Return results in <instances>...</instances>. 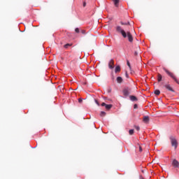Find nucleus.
I'll list each match as a JSON object with an SVG mask.
<instances>
[{
	"instance_id": "4be33fe9",
	"label": "nucleus",
	"mask_w": 179,
	"mask_h": 179,
	"mask_svg": "<svg viewBox=\"0 0 179 179\" xmlns=\"http://www.w3.org/2000/svg\"><path fill=\"white\" fill-rule=\"evenodd\" d=\"M129 135H134V129H130L129 131Z\"/></svg>"
},
{
	"instance_id": "a878e982",
	"label": "nucleus",
	"mask_w": 179,
	"mask_h": 179,
	"mask_svg": "<svg viewBox=\"0 0 179 179\" xmlns=\"http://www.w3.org/2000/svg\"><path fill=\"white\" fill-rule=\"evenodd\" d=\"M125 76L128 79L129 78V76L128 75V72L126 71Z\"/></svg>"
},
{
	"instance_id": "39448f33",
	"label": "nucleus",
	"mask_w": 179,
	"mask_h": 179,
	"mask_svg": "<svg viewBox=\"0 0 179 179\" xmlns=\"http://www.w3.org/2000/svg\"><path fill=\"white\" fill-rule=\"evenodd\" d=\"M101 106L102 107H105L106 110H107L108 111L113 108V105H111V104H106L104 102H103L101 103Z\"/></svg>"
},
{
	"instance_id": "f03ea898",
	"label": "nucleus",
	"mask_w": 179,
	"mask_h": 179,
	"mask_svg": "<svg viewBox=\"0 0 179 179\" xmlns=\"http://www.w3.org/2000/svg\"><path fill=\"white\" fill-rule=\"evenodd\" d=\"M169 139L171 141V146H173V148L176 149L178 148V141H177V138H176V136H171L169 137Z\"/></svg>"
},
{
	"instance_id": "7ed1b4c3",
	"label": "nucleus",
	"mask_w": 179,
	"mask_h": 179,
	"mask_svg": "<svg viewBox=\"0 0 179 179\" xmlns=\"http://www.w3.org/2000/svg\"><path fill=\"white\" fill-rule=\"evenodd\" d=\"M164 71L166 72V73H167V75H169V76L171 77L173 79V80L176 83H178V85H179V81L177 79V77H176V76L174 75V73L169 71V70H167L166 68H164Z\"/></svg>"
},
{
	"instance_id": "6e6552de",
	"label": "nucleus",
	"mask_w": 179,
	"mask_h": 179,
	"mask_svg": "<svg viewBox=\"0 0 179 179\" xmlns=\"http://www.w3.org/2000/svg\"><path fill=\"white\" fill-rule=\"evenodd\" d=\"M164 87H166L167 89V90H169V92H174V90H173V88L171 87L170 84L165 85Z\"/></svg>"
},
{
	"instance_id": "aec40b11",
	"label": "nucleus",
	"mask_w": 179,
	"mask_h": 179,
	"mask_svg": "<svg viewBox=\"0 0 179 179\" xmlns=\"http://www.w3.org/2000/svg\"><path fill=\"white\" fill-rule=\"evenodd\" d=\"M120 24L124 26V25H127V24H130L129 22H121Z\"/></svg>"
},
{
	"instance_id": "ddd939ff",
	"label": "nucleus",
	"mask_w": 179,
	"mask_h": 179,
	"mask_svg": "<svg viewBox=\"0 0 179 179\" xmlns=\"http://www.w3.org/2000/svg\"><path fill=\"white\" fill-rule=\"evenodd\" d=\"M116 80H117V83H122V77H117V78H116Z\"/></svg>"
},
{
	"instance_id": "9b49d317",
	"label": "nucleus",
	"mask_w": 179,
	"mask_h": 179,
	"mask_svg": "<svg viewBox=\"0 0 179 179\" xmlns=\"http://www.w3.org/2000/svg\"><path fill=\"white\" fill-rule=\"evenodd\" d=\"M114 3L115 6H116V8H118V3H120V0H112Z\"/></svg>"
},
{
	"instance_id": "bb28decb",
	"label": "nucleus",
	"mask_w": 179,
	"mask_h": 179,
	"mask_svg": "<svg viewBox=\"0 0 179 179\" xmlns=\"http://www.w3.org/2000/svg\"><path fill=\"white\" fill-rule=\"evenodd\" d=\"M83 99L82 98L78 99V103H82Z\"/></svg>"
},
{
	"instance_id": "4468645a",
	"label": "nucleus",
	"mask_w": 179,
	"mask_h": 179,
	"mask_svg": "<svg viewBox=\"0 0 179 179\" xmlns=\"http://www.w3.org/2000/svg\"><path fill=\"white\" fill-rule=\"evenodd\" d=\"M162 79H163V76H162V74L159 73L157 78L158 82H162Z\"/></svg>"
},
{
	"instance_id": "b1692460",
	"label": "nucleus",
	"mask_w": 179,
	"mask_h": 179,
	"mask_svg": "<svg viewBox=\"0 0 179 179\" xmlns=\"http://www.w3.org/2000/svg\"><path fill=\"white\" fill-rule=\"evenodd\" d=\"M134 128L136 129V131H139V129H141L139 126H134Z\"/></svg>"
},
{
	"instance_id": "cd10ccee",
	"label": "nucleus",
	"mask_w": 179,
	"mask_h": 179,
	"mask_svg": "<svg viewBox=\"0 0 179 179\" xmlns=\"http://www.w3.org/2000/svg\"><path fill=\"white\" fill-rule=\"evenodd\" d=\"M139 152H142V147L141 145H139Z\"/></svg>"
},
{
	"instance_id": "393cba45",
	"label": "nucleus",
	"mask_w": 179,
	"mask_h": 179,
	"mask_svg": "<svg viewBox=\"0 0 179 179\" xmlns=\"http://www.w3.org/2000/svg\"><path fill=\"white\" fill-rule=\"evenodd\" d=\"M96 104H97V106H100V103H99V101H97V99L94 100Z\"/></svg>"
},
{
	"instance_id": "c85d7f7f",
	"label": "nucleus",
	"mask_w": 179,
	"mask_h": 179,
	"mask_svg": "<svg viewBox=\"0 0 179 179\" xmlns=\"http://www.w3.org/2000/svg\"><path fill=\"white\" fill-rule=\"evenodd\" d=\"M134 108H138V105L137 104L134 105Z\"/></svg>"
},
{
	"instance_id": "c756f323",
	"label": "nucleus",
	"mask_w": 179,
	"mask_h": 179,
	"mask_svg": "<svg viewBox=\"0 0 179 179\" xmlns=\"http://www.w3.org/2000/svg\"><path fill=\"white\" fill-rule=\"evenodd\" d=\"M85 6H86V2L83 3V7L85 8Z\"/></svg>"
},
{
	"instance_id": "6ab92c4d",
	"label": "nucleus",
	"mask_w": 179,
	"mask_h": 179,
	"mask_svg": "<svg viewBox=\"0 0 179 179\" xmlns=\"http://www.w3.org/2000/svg\"><path fill=\"white\" fill-rule=\"evenodd\" d=\"M127 66H129L130 71H131L132 68L131 67V63H129V61H127Z\"/></svg>"
},
{
	"instance_id": "2f4dec72",
	"label": "nucleus",
	"mask_w": 179,
	"mask_h": 179,
	"mask_svg": "<svg viewBox=\"0 0 179 179\" xmlns=\"http://www.w3.org/2000/svg\"><path fill=\"white\" fill-rule=\"evenodd\" d=\"M134 73V71H131V73Z\"/></svg>"
},
{
	"instance_id": "f3484780",
	"label": "nucleus",
	"mask_w": 179,
	"mask_h": 179,
	"mask_svg": "<svg viewBox=\"0 0 179 179\" xmlns=\"http://www.w3.org/2000/svg\"><path fill=\"white\" fill-rule=\"evenodd\" d=\"M155 94H156L157 96H159L160 94V90H156L155 91Z\"/></svg>"
},
{
	"instance_id": "0eeeda50",
	"label": "nucleus",
	"mask_w": 179,
	"mask_h": 179,
	"mask_svg": "<svg viewBox=\"0 0 179 179\" xmlns=\"http://www.w3.org/2000/svg\"><path fill=\"white\" fill-rule=\"evenodd\" d=\"M108 66L110 69H114V59H110L108 63Z\"/></svg>"
},
{
	"instance_id": "412c9836",
	"label": "nucleus",
	"mask_w": 179,
	"mask_h": 179,
	"mask_svg": "<svg viewBox=\"0 0 179 179\" xmlns=\"http://www.w3.org/2000/svg\"><path fill=\"white\" fill-rule=\"evenodd\" d=\"M75 31H76V33L79 34V33H80V29H79V28H76Z\"/></svg>"
},
{
	"instance_id": "2eb2a0df",
	"label": "nucleus",
	"mask_w": 179,
	"mask_h": 179,
	"mask_svg": "<svg viewBox=\"0 0 179 179\" xmlns=\"http://www.w3.org/2000/svg\"><path fill=\"white\" fill-rule=\"evenodd\" d=\"M136 50H135L134 52L135 57L138 55V51H139V46H136Z\"/></svg>"
},
{
	"instance_id": "5701e85b",
	"label": "nucleus",
	"mask_w": 179,
	"mask_h": 179,
	"mask_svg": "<svg viewBox=\"0 0 179 179\" xmlns=\"http://www.w3.org/2000/svg\"><path fill=\"white\" fill-rule=\"evenodd\" d=\"M80 33H82V34H86V30H85V29H81V30H80Z\"/></svg>"
},
{
	"instance_id": "423d86ee",
	"label": "nucleus",
	"mask_w": 179,
	"mask_h": 179,
	"mask_svg": "<svg viewBox=\"0 0 179 179\" xmlns=\"http://www.w3.org/2000/svg\"><path fill=\"white\" fill-rule=\"evenodd\" d=\"M172 166H174L176 169L179 167V162L177 159H173L172 162Z\"/></svg>"
},
{
	"instance_id": "f257e3e1",
	"label": "nucleus",
	"mask_w": 179,
	"mask_h": 179,
	"mask_svg": "<svg viewBox=\"0 0 179 179\" xmlns=\"http://www.w3.org/2000/svg\"><path fill=\"white\" fill-rule=\"evenodd\" d=\"M116 31L118 33H121L122 37H124V38H128V41H129V43H132V41H134V37L132 36V34H131V32L127 31L125 32V31L124 29H122V28H121V27L117 26L116 27Z\"/></svg>"
},
{
	"instance_id": "20e7f679",
	"label": "nucleus",
	"mask_w": 179,
	"mask_h": 179,
	"mask_svg": "<svg viewBox=\"0 0 179 179\" xmlns=\"http://www.w3.org/2000/svg\"><path fill=\"white\" fill-rule=\"evenodd\" d=\"M123 94L124 96H125L126 97L129 96V94H131V88L129 87H126L123 90Z\"/></svg>"
},
{
	"instance_id": "f8f14e48",
	"label": "nucleus",
	"mask_w": 179,
	"mask_h": 179,
	"mask_svg": "<svg viewBox=\"0 0 179 179\" xmlns=\"http://www.w3.org/2000/svg\"><path fill=\"white\" fill-rule=\"evenodd\" d=\"M120 71H121V67L120 66H117L115 69V73H117V72H120Z\"/></svg>"
},
{
	"instance_id": "9d476101",
	"label": "nucleus",
	"mask_w": 179,
	"mask_h": 179,
	"mask_svg": "<svg viewBox=\"0 0 179 179\" xmlns=\"http://www.w3.org/2000/svg\"><path fill=\"white\" fill-rule=\"evenodd\" d=\"M130 100H131V101H138V98H136V96H130Z\"/></svg>"
},
{
	"instance_id": "7c9ffc66",
	"label": "nucleus",
	"mask_w": 179,
	"mask_h": 179,
	"mask_svg": "<svg viewBox=\"0 0 179 179\" xmlns=\"http://www.w3.org/2000/svg\"><path fill=\"white\" fill-rule=\"evenodd\" d=\"M134 73V71H131V73Z\"/></svg>"
},
{
	"instance_id": "1a4fd4ad",
	"label": "nucleus",
	"mask_w": 179,
	"mask_h": 179,
	"mask_svg": "<svg viewBox=\"0 0 179 179\" xmlns=\"http://www.w3.org/2000/svg\"><path fill=\"white\" fill-rule=\"evenodd\" d=\"M143 122H145V124H149V116H144L143 119Z\"/></svg>"
},
{
	"instance_id": "a211bd4d",
	"label": "nucleus",
	"mask_w": 179,
	"mask_h": 179,
	"mask_svg": "<svg viewBox=\"0 0 179 179\" xmlns=\"http://www.w3.org/2000/svg\"><path fill=\"white\" fill-rule=\"evenodd\" d=\"M106 113L104 111H101L100 113L101 117H106Z\"/></svg>"
},
{
	"instance_id": "dca6fc26",
	"label": "nucleus",
	"mask_w": 179,
	"mask_h": 179,
	"mask_svg": "<svg viewBox=\"0 0 179 179\" xmlns=\"http://www.w3.org/2000/svg\"><path fill=\"white\" fill-rule=\"evenodd\" d=\"M72 43H67L66 45H64V48H68L69 47H71Z\"/></svg>"
}]
</instances>
